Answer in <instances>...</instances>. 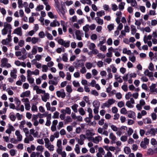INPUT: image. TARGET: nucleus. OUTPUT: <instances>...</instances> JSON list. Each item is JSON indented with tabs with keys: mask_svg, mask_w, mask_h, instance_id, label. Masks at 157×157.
<instances>
[{
	"mask_svg": "<svg viewBox=\"0 0 157 157\" xmlns=\"http://www.w3.org/2000/svg\"><path fill=\"white\" fill-rule=\"evenodd\" d=\"M30 95V91L29 90H27L22 92L20 95L21 98H24L25 97H28Z\"/></svg>",
	"mask_w": 157,
	"mask_h": 157,
	"instance_id": "nucleus-23",
	"label": "nucleus"
},
{
	"mask_svg": "<svg viewBox=\"0 0 157 157\" xmlns=\"http://www.w3.org/2000/svg\"><path fill=\"white\" fill-rule=\"evenodd\" d=\"M157 132V128H151L148 130L146 132L145 134L147 136L150 135L154 136Z\"/></svg>",
	"mask_w": 157,
	"mask_h": 157,
	"instance_id": "nucleus-4",
	"label": "nucleus"
},
{
	"mask_svg": "<svg viewBox=\"0 0 157 157\" xmlns=\"http://www.w3.org/2000/svg\"><path fill=\"white\" fill-rule=\"evenodd\" d=\"M98 47H99L100 50L103 52H105L106 51L107 47L105 45H101L98 46Z\"/></svg>",
	"mask_w": 157,
	"mask_h": 157,
	"instance_id": "nucleus-55",
	"label": "nucleus"
},
{
	"mask_svg": "<svg viewBox=\"0 0 157 157\" xmlns=\"http://www.w3.org/2000/svg\"><path fill=\"white\" fill-rule=\"evenodd\" d=\"M56 51L58 53H60L61 52H65V49L64 48L61 47L57 48L56 50Z\"/></svg>",
	"mask_w": 157,
	"mask_h": 157,
	"instance_id": "nucleus-50",
	"label": "nucleus"
},
{
	"mask_svg": "<svg viewBox=\"0 0 157 157\" xmlns=\"http://www.w3.org/2000/svg\"><path fill=\"white\" fill-rule=\"evenodd\" d=\"M143 121L145 124H150L152 123L151 120L148 118L143 119Z\"/></svg>",
	"mask_w": 157,
	"mask_h": 157,
	"instance_id": "nucleus-42",
	"label": "nucleus"
},
{
	"mask_svg": "<svg viewBox=\"0 0 157 157\" xmlns=\"http://www.w3.org/2000/svg\"><path fill=\"white\" fill-rule=\"evenodd\" d=\"M135 103V101L133 98H130L129 100L127 101L126 103V106L129 108H133V104Z\"/></svg>",
	"mask_w": 157,
	"mask_h": 157,
	"instance_id": "nucleus-11",
	"label": "nucleus"
},
{
	"mask_svg": "<svg viewBox=\"0 0 157 157\" xmlns=\"http://www.w3.org/2000/svg\"><path fill=\"white\" fill-rule=\"evenodd\" d=\"M110 67L113 73H115L117 72V68L113 64L111 65L110 66Z\"/></svg>",
	"mask_w": 157,
	"mask_h": 157,
	"instance_id": "nucleus-64",
	"label": "nucleus"
},
{
	"mask_svg": "<svg viewBox=\"0 0 157 157\" xmlns=\"http://www.w3.org/2000/svg\"><path fill=\"white\" fill-rule=\"evenodd\" d=\"M37 52V46H34L33 47L31 52L33 55H35Z\"/></svg>",
	"mask_w": 157,
	"mask_h": 157,
	"instance_id": "nucleus-57",
	"label": "nucleus"
},
{
	"mask_svg": "<svg viewBox=\"0 0 157 157\" xmlns=\"http://www.w3.org/2000/svg\"><path fill=\"white\" fill-rule=\"evenodd\" d=\"M127 114L129 118L134 119L136 117V114L134 112L129 111L128 112Z\"/></svg>",
	"mask_w": 157,
	"mask_h": 157,
	"instance_id": "nucleus-25",
	"label": "nucleus"
},
{
	"mask_svg": "<svg viewBox=\"0 0 157 157\" xmlns=\"http://www.w3.org/2000/svg\"><path fill=\"white\" fill-rule=\"evenodd\" d=\"M93 105L94 108H99L100 105V102L97 100L94 101L93 102Z\"/></svg>",
	"mask_w": 157,
	"mask_h": 157,
	"instance_id": "nucleus-37",
	"label": "nucleus"
},
{
	"mask_svg": "<svg viewBox=\"0 0 157 157\" xmlns=\"http://www.w3.org/2000/svg\"><path fill=\"white\" fill-rule=\"evenodd\" d=\"M78 105L77 104H74L73 105L71 106V108L73 111L75 113H77L78 112L77 108L78 107Z\"/></svg>",
	"mask_w": 157,
	"mask_h": 157,
	"instance_id": "nucleus-38",
	"label": "nucleus"
},
{
	"mask_svg": "<svg viewBox=\"0 0 157 157\" xmlns=\"http://www.w3.org/2000/svg\"><path fill=\"white\" fill-rule=\"evenodd\" d=\"M122 53L124 54H127L130 55L131 54V52L130 50H128L126 48H124L122 50Z\"/></svg>",
	"mask_w": 157,
	"mask_h": 157,
	"instance_id": "nucleus-39",
	"label": "nucleus"
},
{
	"mask_svg": "<svg viewBox=\"0 0 157 157\" xmlns=\"http://www.w3.org/2000/svg\"><path fill=\"white\" fill-rule=\"evenodd\" d=\"M124 151L125 154H128L131 152V150L130 148L129 147H125L124 148Z\"/></svg>",
	"mask_w": 157,
	"mask_h": 157,
	"instance_id": "nucleus-47",
	"label": "nucleus"
},
{
	"mask_svg": "<svg viewBox=\"0 0 157 157\" xmlns=\"http://www.w3.org/2000/svg\"><path fill=\"white\" fill-rule=\"evenodd\" d=\"M109 126L113 131L116 132L118 131V128L114 125L110 124Z\"/></svg>",
	"mask_w": 157,
	"mask_h": 157,
	"instance_id": "nucleus-49",
	"label": "nucleus"
},
{
	"mask_svg": "<svg viewBox=\"0 0 157 157\" xmlns=\"http://www.w3.org/2000/svg\"><path fill=\"white\" fill-rule=\"evenodd\" d=\"M144 74L147 76L149 77H152L153 76V73L149 71L148 69H146L144 72Z\"/></svg>",
	"mask_w": 157,
	"mask_h": 157,
	"instance_id": "nucleus-41",
	"label": "nucleus"
},
{
	"mask_svg": "<svg viewBox=\"0 0 157 157\" xmlns=\"http://www.w3.org/2000/svg\"><path fill=\"white\" fill-rule=\"evenodd\" d=\"M145 101L143 99H141L140 100L139 103L137 104L136 105V107L139 110H140L142 109V106L145 105Z\"/></svg>",
	"mask_w": 157,
	"mask_h": 157,
	"instance_id": "nucleus-12",
	"label": "nucleus"
},
{
	"mask_svg": "<svg viewBox=\"0 0 157 157\" xmlns=\"http://www.w3.org/2000/svg\"><path fill=\"white\" fill-rule=\"evenodd\" d=\"M60 25L59 22L56 20L53 21L50 24V26L51 27L59 26Z\"/></svg>",
	"mask_w": 157,
	"mask_h": 157,
	"instance_id": "nucleus-34",
	"label": "nucleus"
},
{
	"mask_svg": "<svg viewBox=\"0 0 157 157\" xmlns=\"http://www.w3.org/2000/svg\"><path fill=\"white\" fill-rule=\"evenodd\" d=\"M102 38H103V39L102 40H100L99 43L97 44L98 47L103 45L105 43L106 41V38L104 37H102Z\"/></svg>",
	"mask_w": 157,
	"mask_h": 157,
	"instance_id": "nucleus-40",
	"label": "nucleus"
},
{
	"mask_svg": "<svg viewBox=\"0 0 157 157\" xmlns=\"http://www.w3.org/2000/svg\"><path fill=\"white\" fill-rule=\"evenodd\" d=\"M34 140L33 137L31 135H30L25 139L24 142L25 143L29 144V141H33Z\"/></svg>",
	"mask_w": 157,
	"mask_h": 157,
	"instance_id": "nucleus-22",
	"label": "nucleus"
},
{
	"mask_svg": "<svg viewBox=\"0 0 157 157\" xmlns=\"http://www.w3.org/2000/svg\"><path fill=\"white\" fill-rule=\"evenodd\" d=\"M12 29V25L10 23L5 22L4 23L3 28L1 30L2 34L5 35L8 34V35H11Z\"/></svg>",
	"mask_w": 157,
	"mask_h": 157,
	"instance_id": "nucleus-1",
	"label": "nucleus"
},
{
	"mask_svg": "<svg viewBox=\"0 0 157 157\" xmlns=\"http://www.w3.org/2000/svg\"><path fill=\"white\" fill-rule=\"evenodd\" d=\"M7 38L3 40L2 41V43L4 45H8L11 40V35H7Z\"/></svg>",
	"mask_w": 157,
	"mask_h": 157,
	"instance_id": "nucleus-16",
	"label": "nucleus"
},
{
	"mask_svg": "<svg viewBox=\"0 0 157 157\" xmlns=\"http://www.w3.org/2000/svg\"><path fill=\"white\" fill-rule=\"evenodd\" d=\"M56 95L58 97L61 98H64L66 95L64 90L63 89H61L56 92Z\"/></svg>",
	"mask_w": 157,
	"mask_h": 157,
	"instance_id": "nucleus-7",
	"label": "nucleus"
},
{
	"mask_svg": "<svg viewBox=\"0 0 157 157\" xmlns=\"http://www.w3.org/2000/svg\"><path fill=\"white\" fill-rule=\"evenodd\" d=\"M89 25L86 24L83 27V30L85 32H88L89 30Z\"/></svg>",
	"mask_w": 157,
	"mask_h": 157,
	"instance_id": "nucleus-62",
	"label": "nucleus"
},
{
	"mask_svg": "<svg viewBox=\"0 0 157 157\" xmlns=\"http://www.w3.org/2000/svg\"><path fill=\"white\" fill-rule=\"evenodd\" d=\"M109 137L111 140V142L112 143H115V141L116 140L117 138L113 133L111 132L109 133Z\"/></svg>",
	"mask_w": 157,
	"mask_h": 157,
	"instance_id": "nucleus-27",
	"label": "nucleus"
},
{
	"mask_svg": "<svg viewBox=\"0 0 157 157\" xmlns=\"http://www.w3.org/2000/svg\"><path fill=\"white\" fill-rule=\"evenodd\" d=\"M75 34L77 40H82V37L83 36V34L81 31L79 30H75Z\"/></svg>",
	"mask_w": 157,
	"mask_h": 157,
	"instance_id": "nucleus-10",
	"label": "nucleus"
},
{
	"mask_svg": "<svg viewBox=\"0 0 157 157\" xmlns=\"http://www.w3.org/2000/svg\"><path fill=\"white\" fill-rule=\"evenodd\" d=\"M13 33L20 36H22L23 35V33L21 27H18L15 29L13 31Z\"/></svg>",
	"mask_w": 157,
	"mask_h": 157,
	"instance_id": "nucleus-14",
	"label": "nucleus"
},
{
	"mask_svg": "<svg viewBox=\"0 0 157 157\" xmlns=\"http://www.w3.org/2000/svg\"><path fill=\"white\" fill-rule=\"evenodd\" d=\"M33 90H35L36 94H43L44 93H45V90L40 89L39 87L37 85H35L33 86Z\"/></svg>",
	"mask_w": 157,
	"mask_h": 157,
	"instance_id": "nucleus-15",
	"label": "nucleus"
},
{
	"mask_svg": "<svg viewBox=\"0 0 157 157\" xmlns=\"http://www.w3.org/2000/svg\"><path fill=\"white\" fill-rule=\"evenodd\" d=\"M66 90L68 93H71L72 91L71 86L69 85H67L66 87Z\"/></svg>",
	"mask_w": 157,
	"mask_h": 157,
	"instance_id": "nucleus-63",
	"label": "nucleus"
},
{
	"mask_svg": "<svg viewBox=\"0 0 157 157\" xmlns=\"http://www.w3.org/2000/svg\"><path fill=\"white\" fill-rule=\"evenodd\" d=\"M104 148L107 151H114L116 150L115 147L113 146H103Z\"/></svg>",
	"mask_w": 157,
	"mask_h": 157,
	"instance_id": "nucleus-29",
	"label": "nucleus"
},
{
	"mask_svg": "<svg viewBox=\"0 0 157 157\" xmlns=\"http://www.w3.org/2000/svg\"><path fill=\"white\" fill-rule=\"evenodd\" d=\"M85 66L87 69H90L93 67V64L90 62H87L85 63Z\"/></svg>",
	"mask_w": 157,
	"mask_h": 157,
	"instance_id": "nucleus-45",
	"label": "nucleus"
},
{
	"mask_svg": "<svg viewBox=\"0 0 157 157\" xmlns=\"http://www.w3.org/2000/svg\"><path fill=\"white\" fill-rule=\"evenodd\" d=\"M45 147L47 148L48 150L51 151H53L54 150V146L51 144L50 143V144H47L46 145V146H45Z\"/></svg>",
	"mask_w": 157,
	"mask_h": 157,
	"instance_id": "nucleus-33",
	"label": "nucleus"
},
{
	"mask_svg": "<svg viewBox=\"0 0 157 157\" xmlns=\"http://www.w3.org/2000/svg\"><path fill=\"white\" fill-rule=\"evenodd\" d=\"M80 2L83 4H87L90 5L91 4L92 2L91 0H81Z\"/></svg>",
	"mask_w": 157,
	"mask_h": 157,
	"instance_id": "nucleus-44",
	"label": "nucleus"
},
{
	"mask_svg": "<svg viewBox=\"0 0 157 157\" xmlns=\"http://www.w3.org/2000/svg\"><path fill=\"white\" fill-rule=\"evenodd\" d=\"M60 112L62 113H66L70 115L71 113V110L70 108L67 107L64 109H61Z\"/></svg>",
	"mask_w": 157,
	"mask_h": 157,
	"instance_id": "nucleus-24",
	"label": "nucleus"
},
{
	"mask_svg": "<svg viewBox=\"0 0 157 157\" xmlns=\"http://www.w3.org/2000/svg\"><path fill=\"white\" fill-rule=\"evenodd\" d=\"M125 3L123 2H121L118 6V7L120 10H123L124 9Z\"/></svg>",
	"mask_w": 157,
	"mask_h": 157,
	"instance_id": "nucleus-59",
	"label": "nucleus"
},
{
	"mask_svg": "<svg viewBox=\"0 0 157 157\" xmlns=\"http://www.w3.org/2000/svg\"><path fill=\"white\" fill-rule=\"evenodd\" d=\"M78 111L80 114L82 116H83L86 114V112L84 109L82 107H80L78 109Z\"/></svg>",
	"mask_w": 157,
	"mask_h": 157,
	"instance_id": "nucleus-48",
	"label": "nucleus"
},
{
	"mask_svg": "<svg viewBox=\"0 0 157 157\" xmlns=\"http://www.w3.org/2000/svg\"><path fill=\"white\" fill-rule=\"evenodd\" d=\"M56 9L57 12L61 17H64L66 12L63 6L61 7H60V6H59L56 8Z\"/></svg>",
	"mask_w": 157,
	"mask_h": 157,
	"instance_id": "nucleus-9",
	"label": "nucleus"
},
{
	"mask_svg": "<svg viewBox=\"0 0 157 157\" xmlns=\"http://www.w3.org/2000/svg\"><path fill=\"white\" fill-rule=\"evenodd\" d=\"M131 34H132L133 35L135 34L136 31V27L134 25H131Z\"/></svg>",
	"mask_w": 157,
	"mask_h": 157,
	"instance_id": "nucleus-46",
	"label": "nucleus"
},
{
	"mask_svg": "<svg viewBox=\"0 0 157 157\" xmlns=\"http://www.w3.org/2000/svg\"><path fill=\"white\" fill-rule=\"evenodd\" d=\"M95 19L96 22L100 25H102L104 23V21L102 19L100 18L99 17H97Z\"/></svg>",
	"mask_w": 157,
	"mask_h": 157,
	"instance_id": "nucleus-36",
	"label": "nucleus"
},
{
	"mask_svg": "<svg viewBox=\"0 0 157 157\" xmlns=\"http://www.w3.org/2000/svg\"><path fill=\"white\" fill-rule=\"evenodd\" d=\"M152 37V36L149 34L147 36L145 35L143 38V41L145 44H146L147 41H148V40H150Z\"/></svg>",
	"mask_w": 157,
	"mask_h": 157,
	"instance_id": "nucleus-32",
	"label": "nucleus"
},
{
	"mask_svg": "<svg viewBox=\"0 0 157 157\" xmlns=\"http://www.w3.org/2000/svg\"><path fill=\"white\" fill-rule=\"evenodd\" d=\"M128 3H130L131 5L133 7H136L137 5V4L136 0H126Z\"/></svg>",
	"mask_w": 157,
	"mask_h": 157,
	"instance_id": "nucleus-26",
	"label": "nucleus"
},
{
	"mask_svg": "<svg viewBox=\"0 0 157 157\" xmlns=\"http://www.w3.org/2000/svg\"><path fill=\"white\" fill-rule=\"evenodd\" d=\"M42 71L43 72H46L47 71L48 68L46 65H43L42 66Z\"/></svg>",
	"mask_w": 157,
	"mask_h": 157,
	"instance_id": "nucleus-61",
	"label": "nucleus"
},
{
	"mask_svg": "<svg viewBox=\"0 0 157 157\" xmlns=\"http://www.w3.org/2000/svg\"><path fill=\"white\" fill-rule=\"evenodd\" d=\"M86 138L89 140H92L93 137H92L94 135L95 133L92 131L88 130L86 133Z\"/></svg>",
	"mask_w": 157,
	"mask_h": 157,
	"instance_id": "nucleus-13",
	"label": "nucleus"
},
{
	"mask_svg": "<svg viewBox=\"0 0 157 157\" xmlns=\"http://www.w3.org/2000/svg\"><path fill=\"white\" fill-rule=\"evenodd\" d=\"M27 79L30 84H32L34 83V79L32 77H27Z\"/></svg>",
	"mask_w": 157,
	"mask_h": 157,
	"instance_id": "nucleus-58",
	"label": "nucleus"
},
{
	"mask_svg": "<svg viewBox=\"0 0 157 157\" xmlns=\"http://www.w3.org/2000/svg\"><path fill=\"white\" fill-rule=\"evenodd\" d=\"M114 78L117 80L118 82L121 83L123 82L122 78L121 77V76L119 75L118 74H116L114 75Z\"/></svg>",
	"mask_w": 157,
	"mask_h": 157,
	"instance_id": "nucleus-35",
	"label": "nucleus"
},
{
	"mask_svg": "<svg viewBox=\"0 0 157 157\" xmlns=\"http://www.w3.org/2000/svg\"><path fill=\"white\" fill-rule=\"evenodd\" d=\"M102 140V137L100 136H98L93 137L92 140L94 144H98L99 142L101 141Z\"/></svg>",
	"mask_w": 157,
	"mask_h": 157,
	"instance_id": "nucleus-17",
	"label": "nucleus"
},
{
	"mask_svg": "<svg viewBox=\"0 0 157 157\" xmlns=\"http://www.w3.org/2000/svg\"><path fill=\"white\" fill-rule=\"evenodd\" d=\"M105 14V13L104 11L103 10L97 12L96 13V15L98 17H101L103 15H104Z\"/></svg>",
	"mask_w": 157,
	"mask_h": 157,
	"instance_id": "nucleus-52",
	"label": "nucleus"
},
{
	"mask_svg": "<svg viewBox=\"0 0 157 157\" xmlns=\"http://www.w3.org/2000/svg\"><path fill=\"white\" fill-rule=\"evenodd\" d=\"M149 140L147 138H145L144 139V141L141 142L140 146L143 148L145 149L147 148V145L149 143Z\"/></svg>",
	"mask_w": 157,
	"mask_h": 157,
	"instance_id": "nucleus-8",
	"label": "nucleus"
},
{
	"mask_svg": "<svg viewBox=\"0 0 157 157\" xmlns=\"http://www.w3.org/2000/svg\"><path fill=\"white\" fill-rule=\"evenodd\" d=\"M16 110L17 111H21L22 112L24 111V106L23 105H17Z\"/></svg>",
	"mask_w": 157,
	"mask_h": 157,
	"instance_id": "nucleus-30",
	"label": "nucleus"
},
{
	"mask_svg": "<svg viewBox=\"0 0 157 157\" xmlns=\"http://www.w3.org/2000/svg\"><path fill=\"white\" fill-rule=\"evenodd\" d=\"M74 64L75 67L77 68L84 66V63L81 60H77L74 63Z\"/></svg>",
	"mask_w": 157,
	"mask_h": 157,
	"instance_id": "nucleus-19",
	"label": "nucleus"
},
{
	"mask_svg": "<svg viewBox=\"0 0 157 157\" xmlns=\"http://www.w3.org/2000/svg\"><path fill=\"white\" fill-rule=\"evenodd\" d=\"M62 59L63 61L65 62H67L68 61V58L67 53H65L63 54Z\"/></svg>",
	"mask_w": 157,
	"mask_h": 157,
	"instance_id": "nucleus-43",
	"label": "nucleus"
},
{
	"mask_svg": "<svg viewBox=\"0 0 157 157\" xmlns=\"http://www.w3.org/2000/svg\"><path fill=\"white\" fill-rule=\"evenodd\" d=\"M39 41V38L36 37H32V43L33 44H35L38 42Z\"/></svg>",
	"mask_w": 157,
	"mask_h": 157,
	"instance_id": "nucleus-51",
	"label": "nucleus"
},
{
	"mask_svg": "<svg viewBox=\"0 0 157 157\" xmlns=\"http://www.w3.org/2000/svg\"><path fill=\"white\" fill-rule=\"evenodd\" d=\"M0 66L2 67L9 68L12 67L11 64L8 63V60L6 58H2L1 60Z\"/></svg>",
	"mask_w": 157,
	"mask_h": 157,
	"instance_id": "nucleus-2",
	"label": "nucleus"
},
{
	"mask_svg": "<svg viewBox=\"0 0 157 157\" xmlns=\"http://www.w3.org/2000/svg\"><path fill=\"white\" fill-rule=\"evenodd\" d=\"M17 71L16 68H13L10 71V77L12 78L16 79L17 78Z\"/></svg>",
	"mask_w": 157,
	"mask_h": 157,
	"instance_id": "nucleus-18",
	"label": "nucleus"
},
{
	"mask_svg": "<svg viewBox=\"0 0 157 157\" xmlns=\"http://www.w3.org/2000/svg\"><path fill=\"white\" fill-rule=\"evenodd\" d=\"M9 153L11 156H13L15 155L16 154V151L15 149H11L10 150Z\"/></svg>",
	"mask_w": 157,
	"mask_h": 157,
	"instance_id": "nucleus-60",
	"label": "nucleus"
},
{
	"mask_svg": "<svg viewBox=\"0 0 157 157\" xmlns=\"http://www.w3.org/2000/svg\"><path fill=\"white\" fill-rule=\"evenodd\" d=\"M44 149V148L43 146L41 145H38L36 147V150L40 152H43Z\"/></svg>",
	"mask_w": 157,
	"mask_h": 157,
	"instance_id": "nucleus-56",
	"label": "nucleus"
},
{
	"mask_svg": "<svg viewBox=\"0 0 157 157\" xmlns=\"http://www.w3.org/2000/svg\"><path fill=\"white\" fill-rule=\"evenodd\" d=\"M44 95L43 96H41V99L42 100L45 102H46L50 98V95L48 93H46L45 92V93H44Z\"/></svg>",
	"mask_w": 157,
	"mask_h": 157,
	"instance_id": "nucleus-20",
	"label": "nucleus"
},
{
	"mask_svg": "<svg viewBox=\"0 0 157 157\" xmlns=\"http://www.w3.org/2000/svg\"><path fill=\"white\" fill-rule=\"evenodd\" d=\"M61 25L62 26L63 29L64 33H66L67 31V24L65 23L64 21L61 20L60 21Z\"/></svg>",
	"mask_w": 157,
	"mask_h": 157,
	"instance_id": "nucleus-31",
	"label": "nucleus"
},
{
	"mask_svg": "<svg viewBox=\"0 0 157 157\" xmlns=\"http://www.w3.org/2000/svg\"><path fill=\"white\" fill-rule=\"evenodd\" d=\"M115 102V100L113 98L109 99L106 102L103 104L102 108L105 107H109L110 105L113 104Z\"/></svg>",
	"mask_w": 157,
	"mask_h": 157,
	"instance_id": "nucleus-6",
	"label": "nucleus"
},
{
	"mask_svg": "<svg viewBox=\"0 0 157 157\" xmlns=\"http://www.w3.org/2000/svg\"><path fill=\"white\" fill-rule=\"evenodd\" d=\"M21 100L24 103L25 110L27 111L31 109V106L29 99L27 98H23Z\"/></svg>",
	"mask_w": 157,
	"mask_h": 157,
	"instance_id": "nucleus-3",
	"label": "nucleus"
},
{
	"mask_svg": "<svg viewBox=\"0 0 157 157\" xmlns=\"http://www.w3.org/2000/svg\"><path fill=\"white\" fill-rule=\"evenodd\" d=\"M15 135L17 136V141H21L22 140V136L19 131L16 130L15 132Z\"/></svg>",
	"mask_w": 157,
	"mask_h": 157,
	"instance_id": "nucleus-21",
	"label": "nucleus"
},
{
	"mask_svg": "<svg viewBox=\"0 0 157 157\" xmlns=\"http://www.w3.org/2000/svg\"><path fill=\"white\" fill-rule=\"evenodd\" d=\"M74 150L77 154H78L80 153V147L78 144L75 145Z\"/></svg>",
	"mask_w": 157,
	"mask_h": 157,
	"instance_id": "nucleus-53",
	"label": "nucleus"
},
{
	"mask_svg": "<svg viewBox=\"0 0 157 157\" xmlns=\"http://www.w3.org/2000/svg\"><path fill=\"white\" fill-rule=\"evenodd\" d=\"M58 43L61 45L64 46L65 48H68L70 46V41L68 40L65 41L63 39H60L58 41Z\"/></svg>",
	"mask_w": 157,
	"mask_h": 157,
	"instance_id": "nucleus-5",
	"label": "nucleus"
},
{
	"mask_svg": "<svg viewBox=\"0 0 157 157\" xmlns=\"http://www.w3.org/2000/svg\"><path fill=\"white\" fill-rule=\"evenodd\" d=\"M51 118V114H48V116L47 117V120L45 123V125L49 126L51 124V122L50 121V120Z\"/></svg>",
	"mask_w": 157,
	"mask_h": 157,
	"instance_id": "nucleus-28",
	"label": "nucleus"
},
{
	"mask_svg": "<svg viewBox=\"0 0 157 157\" xmlns=\"http://www.w3.org/2000/svg\"><path fill=\"white\" fill-rule=\"evenodd\" d=\"M48 83L50 85L56 86L58 84V81H57L50 80L49 81Z\"/></svg>",
	"mask_w": 157,
	"mask_h": 157,
	"instance_id": "nucleus-54",
	"label": "nucleus"
}]
</instances>
